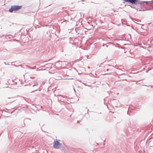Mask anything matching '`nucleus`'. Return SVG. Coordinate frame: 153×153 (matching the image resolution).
<instances>
[{"label": "nucleus", "mask_w": 153, "mask_h": 153, "mask_svg": "<svg viewBox=\"0 0 153 153\" xmlns=\"http://www.w3.org/2000/svg\"><path fill=\"white\" fill-rule=\"evenodd\" d=\"M22 7V6L19 5H12L10 8L9 9V11L10 12H12L13 11H17L21 9Z\"/></svg>", "instance_id": "f257e3e1"}, {"label": "nucleus", "mask_w": 153, "mask_h": 153, "mask_svg": "<svg viewBox=\"0 0 153 153\" xmlns=\"http://www.w3.org/2000/svg\"><path fill=\"white\" fill-rule=\"evenodd\" d=\"M126 2H129L134 4H141L143 3V1H141L138 0H124Z\"/></svg>", "instance_id": "f03ea898"}, {"label": "nucleus", "mask_w": 153, "mask_h": 153, "mask_svg": "<svg viewBox=\"0 0 153 153\" xmlns=\"http://www.w3.org/2000/svg\"><path fill=\"white\" fill-rule=\"evenodd\" d=\"M66 63V61H60L57 62L56 63L55 66L57 68L59 69L62 65V63Z\"/></svg>", "instance_id": "7ed1b4c3"}, {"label": "nucleus", "mask_w": 153, "mask_h": 153, "mask_svg": "<svg viewBox=\"0 0 153 153\" xmlns=\"http://www.w3.org/2000/svg\"><path fill=\"white\" fill-rule=\"evenodd\" d=\"M62 145V144L57 141H55L54 142L53 147L56 149H59L60 146Z\"/></svg>", "instance_id": "20e7f679"}, {"label": "nucleus", "mask_w": 153, "mask_h": 153, "mask_svg": "<svg viewBox=\"0 0 153 153\" xmlns=\"http://www.w3.org/2000/svg\"><path fill=\"white\" fill-rule=\"evenodd\" d=\"M153 9V7H152L148 8H147L146 9L144 10H150Z\"/></svg>", "instance_id": "39448f33"}, {"label": "nucleus", "mask_w": 153, "mask_h": 153, "mask_svg": "<svg viewBox=\"0 0 153 153\" xmlns=\"http://www.w3.org/2000/svg\"><path fill=\"white\" fill-rule=\"evenodd\" d=\"M52 65H53V64H52L49 63V64H46V65H47L48 66H51Z\"/></svg>", "instance_id": "423d86ee"}, {"label": "nucleus", "mask_w": 153, "mask_h": 153, "mask_svg": "<svg viewBox=\"0 0 153 153\" xmlns=\"http://www.w3.org/2000/svg\"><path fill=\"white\" fill-rule=\"evenodd\" d=\"M150 2V1H143V3H145L146 4ZM151 2H152V1Z\"/></svg>", "instance_id": "0eeeda50"}, {"label": "nucleus", "mask_w": 153, "mask_h": 153, "mask_svg": "<svg viewBox=\"0 0 153 153\" xmlns=\"http://www.w3.org/2000/svg\"><path fill=\"white\" fill-rule=\"evenodd\" d=\"M68 64V63L67 62H66V63H62V65H66Z\"/></svg>", "instance_id": "6e6552de"}, {"label": "nucleus", "mask_w": 153, "mask_h": 153, "mask_svg": "<svg viewBox=\"0 0 153 153\" xmlns=\"http://www.w3.org/2000/svg\"><path fill=\"white\" fill-rule=\"evenodd\" d=\"M152 42H153V39L152 40ZM152 45H153V43L152 44Z\"/></svg>", "instance_id": "1a4fd4ad"}, {"label": "nucleus", "mask_w": 153, "mask_h": 153, "mask_svg": "<svg viewBox=\"0 0 153 153\" xmlns=\"http://www.w3.org/2000/svg\"><path fill=\"white\" fill-rule=\"evenodd\" d=\"M11 98V99H14V98H15L14 97H12Z\"/></svg>", "instance_id": "9d476101"}, {"label": "nucleus", "mask_w": 153, "mask_h": 153, "mask_svg": "<svg viewBox=\"0 0 153 153\" xmlns=\"http://www.w3.org/2000/svg\"><path fill=\"white\" fill-rule=\"evenodd\" d=\"M108 70H109V69H106V70H107V71H108Z\"/></svg>", "instance_id": "9b49d317"}, {"label": "nucleus", "mask_w": 153, "mask_h": 153, "mask_svg": "<svg viewBox=\"0 0 153 153\" xmlns=\"http://www.w3.org/2000/svg\"><path fill=\"white\" fill-rule=\"evenodd\" d=\"M30 78H31V79H33V78H34L33 77H30Z\"/></svg>", "instance_id": "f8f14e48"}, {"label": "nucleus", "mask_w": 153, "mask_h": 153, "mask_svg": "<svg viewBox=\"0 0 153 153\" xmlns=\"http://www.w3.org/2000/svg\"><path fill=\"white\" fill-rule=\"evenodd\" d=\"M33 85V86H35V85Z\"/></svg>", "instance_id": "ddd939ff"}, {"label": "nucleus", "mask_w": 153, "mask_h": 153, "mask_svg": "<svg viewBox=\"0 0 153 153\" xmlns=\"http://www.w3.org/2000/svg\"><path fill=\"white\" fill-rule=\"evenodd\" d=\"M45 66H42V67H43V68H44V67H45Z\"/></svg>", "instance_id": "4468645a"}, {"label": "nucleus", "mask_w": 153, "mask_h": 153, "mask_svg": "<svg viewBox=\"0 0 153 153\" xmlns=\"http://www.w3.org/2000/svg\"><path fill=\"white\" fill-rule=\"evenodd\" d=\"M88 68H90V67H88Z\"/></svg>", "instance_id": "2eb2a0df"}, {"label": "nucleus", "mask_w": 153, "mask_h": 153, "mask_svg": "<svg viewBox=\"0 0 153 153\" xmlns=\"http://www.w3.org/2000/svg\"><path fill=\"white\" fill-rule=\"evenodd\" d=\"M88 110H87V111L88 112Z\"/></svg>", "instance_id": "dca6fc26"}, {"label": "nucleus", "mask_w": 153, "mask_h": 153, "mask_svg": "<svg viewBox=\"0 0 153 153\" xmlns=\"http://www.w3.org/2000/svg\"><path fill=\"white\" fill-rule=\"evenodd\" d=\"M42 84L43 85L44 84L42 82Z\"/></svg>", "instance_id": "f3484780"}, {"label": "nucleus", "mask_w": 153, "mask_h": 153, "mask_svg": "<svg viewBox=\"0 0 153 153\" xmlns=\"http://www.w3.org/2000/svg\"><path fill=\"white\" fill-rule=\"evenodd\" d=\"M139 153H140V151H139Z\"/></svg>", "instance_id": "a211bd4d"}, {"label": "nucleus", "mask_w": 153, "mask_h": 153, "mask_svg": "<svg viewBox=\"0 0 153 153\" xmlns=\"http://www.w3.org/2000/svg\"><path fill=\"white\" fill-rule=\"evenodd\" d=\"M152 2H153V0L152 1Z\"/></svg>", "instance_id": "6ab92c4d"}]
</instances>
